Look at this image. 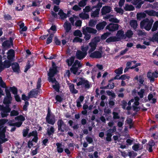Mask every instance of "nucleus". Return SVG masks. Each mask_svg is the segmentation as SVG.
<instances>
[{"mask_svg": "<svg viewBox=\"0 0 158 158\" xmlns=\"http://www.w3.org/2000/svg\"><path fill=\"white\" fill-rule=\"evenodd\" d=\"M154 22V20L152 19H150L147 18L144 19L140 23V28L149 31L151 29Z\"/></svg>", "mask_w": 158, "mask_h": 158, "instance_id": "obj_1", "label": "nucleus"}, {"mask_svg": "<svg viewBox=\"0 0 158 158\" xmlns=\"http://www.w3.org/2000/svg\"><path fill=\"white\" fill-rule=\"evenodd\" d=\"M57 68L55 63L52 61V67L50 68L49 72L48 73V81L49 82L54 79L53 77L58 72Z\"/></svg>", "mask_w": 158, "mask_h": 158, "instance_id": "obj_2", "label": "nucleus"}, {"mask_svg": "<svg viewBox=\"0 0 158 158\" xmlns=\"http://www.w3.org/2000/svg\"><path fill=\"white\" fill-rule=\"evenodd\" d=\"M6 130L5 128L0 127V154L3 152L1 144L7 141L8 139L6 138L5 132Z\"/></svg>", "mask_w": 158, "mask_h": 158, "instance_id": "obj_3", "label": "nucleus"}, {"mask_svg": "<svg viewBox=\"0 0 158 158\" xmlns=\"http://www.w3.org/2000/svg\"><path fill=\"white\" fill-rule=\"evenodd\" d=\"M46 122L48 124L53 125L55 123V115L52 113L49 107L48 108L47 114L45 118Z\"/></svg>", "mask_w": 158, "mask_h": 158, "instance_id": "obj_4", "label": "nucleus"}, {"mask_svg": "<svg viewBox=\"0 0 158 158\" xmlns=\"http://www.w3.org/2000/svg\"><path fill=\"white\" fill-rule=\"evenodd\" d=\"M58 129L59 131L63 132L67 131L69 129V127L64 123L62 119H59L57 122Z\"/></svg>", "mask_w": 158, "mask_h": 158, "instance_id": "obj_5", "label": "nucleus"}, {"mask_svg": "<svg viewBox=\"0 0 158 158\" xmlns=\"http://www.w3.org/2000/svg\"><path fill=\"white\" fill-rule=\"evenodd\" d=\"M75 59V57L74 56H72L69 58L67 59L65 61L67 63V64L69 66H71L73 64V66H76L77 65L78 67L79 68H80L82 67V65L81 64L80 61L78 60H76L74 63V60Z\"/></svg>", "mask_w": 158, "mask_h": 158, "instance_id": "obj_6", "label": "nucleus"}, {"mask_svg": "<svg viewBox=\"0 0 158 158\" xmlns=\"http://www.w3.org/2000/svg\"><path fill=\"white\" fill-rule=\"evenodd\" d=\"M11 109L9 106H4L0 104V114L2 118L7 117L11 111Z\"/></svg>", "mask_w": 158, "mask_h": 158, "instance_id": "obj_7", "label": "nucleus"}, {"mask_svg": "<svg viewBox=\"0 0 158 158\" xmlns=\"http://www.w3.org/2000/svg\"><path fill=\"white\" fill-rule=\"evenodd\" d=\"M15 38L10 37L8 40H6L2 42V46L5 49H8L14 46L13 40Z\"/></svg>", "mask_w": 158, "mask_h": 158, "instance_id": "obj_8", "label": "nucleus"}, {"mask_svg": "<svg viewBox=\"0 0 158 158\" xmlns=\"http://www.w3.org/2000/svg\"><path fill=\"white\" fill-rule=\"evenodd\" d=\"M80 79V81L77 84V86L82 85L85 89H87L90 88L89 82L87 80L83 78H81Z\"/></svg>", "mask_w": 158, "mask_h": 158, "instance_id": "obj_9", "label": "nucleus"}, {"mask_svg": "<svg viewBox=\"0 0 158 158\" xmlns=\"http://www.w3.org/2000/svg\"><path fill=\"white\" fill-rule=\"evenodd\" d=\"M101 4H98V5L93 6V8H96V10L91 13V16L92 17H96L98 16L99 14V11L102 7Z\"/></svg>", "mask_w": 158, "mask_h": 158, "instance_id": "obj_10", "label": "nucleus"}, {"mask_svg": "<svg viewBox=\"0 0 158 158\" xmlns=\"http://www.w3.org/2000/svg\"><path fill=\"white\" fill-rule=\"evenodd\" d=\"M119 25L117 24L110 23L106 27V29L110 32H114L118 30L119 28Z\"/></svg>", "mask_w": 158, "mask_h": 158, "instance_id": "obj_11", "label": "nucleus"}, {"mask_svg": "<svg viewBox=\"0 0 158 158\" xmlns=\"http://www.w3.org/2000/svg\"><path fill=\"white\" fill-rule=\"evenodd\" d=\"M147 77L150 80L151 82H153L155 81L154 78L158 77V73L156 71L152 73L148 72L147 73Z\"/></svg>", "mask_w": 158, "mask_h": 158, "instance_id": "obj_12", "label": "nucleus"}, {"mask_svg": "<svg viewBox=\"0 0 158 158\" xmlns=\"http://www.w3.org/2000/svg\"><path fill=\"white\" fill-rule=\"evenodd\" d=\"M51 82L53 83H55L54 85H52V87L57 92H59L60 86L59 83L58 82L55 78H54V79L52 81H50Z\"/></svg>", "mask_w": 158, "mask_h": 158, "instance_id": "obj_13", "label": "nucleus"}, {"mask_svg": "<svg viewBox=\"0 0 158 158\" xmlns=\"http://www.w3.org/2000/svg\"><path fill=\"white\" fill-rule=\"evenodd\" d=\"M102 51L100 52L98 51H95L91 53L89 55V57L92 58H100L102 57Z\"/></svg>", "mask_w": 158, "mask_h": 158, "instance_id": "obj_14", "label": "nucleus"}, {"mask_svg": "<svg viewBox=\"0 0 158 158\" xmlns=\"http://www.w3.org/2000/svg\"><path fill=\"white\" fill-rule=\"evenodd\" d=\"M86 54L83 53L80 50H77L76 53V57L77 59L81 60L83 59L86 56Z\"/></svg>", "mask_w": 158, "mask_h": 158, "instance_id": "obj_15", "label": "nucleus"}, {"mask_svg": "<svg viewBox=\"0 0 158 158\" xmlns=\"http://www.w3.org/2000/svg\"><path fill=\"white\" fill-rule=\"evenodd\" d=\"M112 8L108 6H103L101 9V13L102 15H104L109 13L111 11Z\"/></svg>", "mask_w": 158, "mask_h": 158, "instance_id": "obj_16", "label": "nucleus"}, {"mask_svg": "<svg viewBox=\"0 0 158 158\" xmlns=\"http://www.w3.org/2000/svg\"><path fill=\"white\" fill-rule=\"evenodd\" d=\"M106 24L107 23L103 21L98 24L96 26V28L98 31L103 30Z\"/></svg>", "mask_w": 158, "mask_h": 158, "instance_id": "obj_17", "label": "nucleus"}, {"mask_svg": "<svg viewBox=\"0 0 158 158\" xmlns=\"http://www.w3.org/2000/svg\"><path fill=\"white\" fill-rule=\"evenodd\" d=\"M12 68L15 72L19 73L20 68L19 64L17 62L14 63L12 64Z\"/></svg>", "mask_w": 158, "mask_h": 158, "instance_id": "obj_18", "label": "nucleus"}, {"mask_svg": "<svg viewBox=\"0 0 158 158\" xmlns=\"http://www.w3.org/2000/svg\"><path fill=\"white\" fill-rule=\"evenodd\" d=\"M38 90L36 89H32L28 93L29 94L31 98H36L39 93Z\"/></svg>", "mask_w": 158, "mask_h": 158, "instance_id": "obj_19", "label": "nucleus"}, {"mask_svg": "<svg viewBox=\"0 0 158 158\" xmlns=\"http://www.w3.org/2000/svg\"><path fill=\"white\" fill-rule=\"evenodd\" d=\"M124 32L122 30H118L116 34L117 38H118V40H120V39L121 38H125V35L124 34Z\"/></svg>", "mask_w": 158, "mask_h": 158, "instance_id": "obj_20", "label": "nucleus"}, {"mask_svg": "<svg viewBox=\"0 0 158 158\" xmlns=\"http://www.w3.org/2000/svg\"><path fill=\"white\" fill-rule=\"evenodd\" d=\"M130 25L131 28H132L134 30H135L137 27L138 26L137 22L135 20H131L130 21Z\"/></svg>", "mask_w": 158, "mask_h": 158, "instance_id": "obj_21", "label": "nucleus"}, {"mask_svg": "<svg viewBox=\"0 0 158 158\" xmlns=\"http://www.w3.org/2000/svg\"><path fill=\"white\" fill-rule=\"evenodd\" d=\"M64 27L66 31V32L68 33L71 30L72 26L70 23L66 22L64 23Z\"/></svg>", "mask_w": 158, "mask_h": 158, "instance_id": "obj_22", "label": "nucleus"}, {"mask_svg": "<svg viewBox=\"0 0 158 158\" xmlns=\"http://www.w3.org/2000/svg\"><path fill=\"white\" fill-rule=\"evenodd\" d=\"M89 45L90 47V48L89 51V53L94 51L96 48L97 44L92 41L89 44Z\"/></svg>", "mask_w": 158, "mask_h": 158, "instance_id": "obj_23", "label": "nucleus"}, {"mask_svg": "<svg viewBox=\"0 0 158 158\" xmlns=\"http://www.w3.org/2000/svg\"><path fill=\"white\" fill-rule=\"evenodd\" d=\"M118 41H119V40H118V38H117L116 37L114 36L110 37L107 39L106 41V42L108 43Z\"/></svg>", "mask_w": 158, "mask_h": 158, "instance_id": "obj_24", "label": "nucleus"}, {"mask_svg": "<svg viewBox=\"0 0 158 158\" xmlns=\"http://www.w3.org/2000/svg\"><path fill=\"white\" fill-rule=\"evenodd\" d=\"M56 145L57 146V150L58 153H62L63 151V148L62 147V144L60 143L57 142L56 143Z\"/></svg>", "mask_w": 158, "mask_h": 158, "instance_id": "obj_25", "label": "nucleus"}, {"mask_svg": "<svg viewBox=\"0 0 158 158\" xmlns=\"http://www.w3.org/2000/svg\"><path fill=\"white\" fill-rule=\"evenodd\" d=\"M146 16V14L144 12L137 13L136 15L137 19L138 20H141L142 19L145 18Z\"/></svg>", "mask_w": 158, "mask_h": 158, "instance_id": "obj_26", "label": "nucleus"}, {"mask_svg": "<svg viewBox=\"0 0 158 158\" xmlns=\"http://www.w3.org/2000/svg\"><path fill=\"white\" fill-rule=\"evenodd\" d=\"M85 30L87 32L89 33L95 34L97 32V30L95 29L89 27H86Z\"/></svg>", "mask_w": 158, "mask_h": 158, "instance_id": "obj_27", "label": "nucleus"}, {"mask_svg": "<svg viewBox=\"0 0 158 158\" xmlns=\"http://www.w3.org/2000/svg\"><path fill=\"white\" fill-rule=\"evenodd\" d=\"M124 9L126 11H133L135 10L134 6L131 5L125 4Z\"/></svg>", "mask_w": 158, "mask_h": 158, "instance_id": "obj_28", "label": "nucleus"}, {"mask_svg": "<svg viewBox=\"0 0 158 158\" xmlns=\"http://www.w3.org/2000/svg\"><path fill=\"white\" fill-rule=\"evenodd\" d=\"M145 11L146 13L149 16H156L157 12L153 10H146Z\"/></svg>", "mask_w": 158, "mask_h": 158, "instance_id": "obj_29", "label": "nucleus"}, {"mask_svg": "<svg viewBox=\"0 0 158 158\" xmlns=\"http://www.w3.org/2000/svg\"><path fill=\"white\" fill-rule=\"evenodd\" d=\"M15 120L18 121L19 122H22V123L25 120V117L22 115L17 116L15 118Z\"/></svg>", "mask_w": 158, "mask_h": 158, "instance_id": "obj_30", "label": "nucleus"}, {"mask_svg": "<svg viewBox=\"0 0 158 158\" xmlns=\"http://www.w3.org/2000/svg\"><path fill=\"white\" fill-rule=\"evenodd\" d=\"M11 100L12 98H5L3 101V103L6 105V106H9V104L11 103Z\"/></svg>", "mask_w": 158, "mask_h": 158, "instance_id": "obj_31", "label": "nucleus"}, {"mask_svg": "<svg viewBox=\"0 0 158 158\" xmlns=\"http://www.w3.org/2000/svg\"><path fill=\"white\" fill-rule=\"evenodd\" d=\"M11 62L8 60H5L3 64V67L5 68H9L12 65Z\"/></svg>", "mask_w": 158, "mask_h": 158, "instance_id": "obj_32", "label": "nucleus"}, {"mask_svg": "<svg viewBox=\"0 0 158 158\" xmlns=\"http://www.w3.org/2000/svg\"><path fill=\"white\" fill-rule=\"evenodd\" d=\"M79 16L83 19H85L89 18V15L86 13H81L79 14Z\"/></svg>", "mask_w": 158, "mask_h": 158, "instance_id": "obj_33", "label": "nucleus"}, {"mask_svg": "<svg viewBox=\"0 0 158 158\" xmlns=\"http://www.w3.org/2000/svg\"><path fill=\"white\" fill-rule=\"evenodd\" d=\"M79 68L77 67H76L72 65V67L70 69V70L71 72L73 74H76Z\"/></svg>", "mask_w": 158, "mask_h": 158, "instance_id": "obj_34", "label": "nucleus"}, {"mask_svg": "<svg viewBox=\"0 0 158 158\" xmlns=\"http://www.w3.org/2000/svg\"><path fill=\"white\" fill-rule=\"evenodd\" d=\"M54 36V34L53 33H51L49 36L48 38L47 39L46 44H48L51 43L52 40V38Z\"/></svg>", "mask_w": 158, "mask_h": 158, "instance_id": "obj_35", "label": "nucleus"}, {"mask_svg": "<svg viewBox=\"0 0 158 158\" xmlns=\"http://www.w3.org/2000/svg\"><path fill=\"white\" fill-rule=\"evenodd\" d=\"M112 85L111 86H110V84L109 83L108 85L106 86H101L100 87L101 89H113L114 88V82H112Z\"/></svg>", "mask_w": 158, "mask_h": 158, "instance_id": "obj_36", "label": "nucleus"}, {"mask_svg": "<svg viewBox=\"0 0 158 158\" xmlns=\"http://www.w3.org/2000/svg\"><path fill=\"white\" fill-rule=\"evenodd\" d=\"M54 129L53 127H51L49 129H48L47 131V134L49 136L51 135H53L54 132Z\"/></svg>", "mask_w": 158, "mask_h": 158, "instance_id": "obj_37", "label": "nucleus"}, {"mask_svg": "<svg viewBox=\"0 0 158 158\" xmlns=\"http://www.w3.org/2000/svg\"><path fill=\"white\" fill-rule=\"evenodd\" d=\"M10 90L14 95H16L17 94V88L14 86L10 87Z\"/></svg>", "mask_w": 158, "mask_h": 158, "instance_id": "obj_38", "label": "nucleus"}, {"mask_svg": "<svg viewBox=\"0 0 158 158\" xmlns=\"http://www.w3.org/2000/svg\"><path fill=\"white\" fill-rule=\"evenodd\" d=\"M133 34V33L132 31L130 30H128L126 33V36L128 38H130L132 37Z\"/></svg>", "mask_w": 158, "mask_h": 158, "instance_id": "obj_39", "label": "nucleus"}, {"mask_svg": "<svg viewBox=\"0 0 158 158\" xmlns=\"http://www.w3.org/2000/svg\"><path fill=\"white\" fill-rule=\"evenodd\" d=\"M31 97L30 96L29 94H28V96H26L25 94H23L22 95V99L24 100L25 102L26 101H28L29 99L31 98Z\"/></svg>", "mask_w": 158, "mask_h": 158, "instance_id": "obj_40", "label": "nucleus"}, {"mask_svg": "<svg viewBox=\"0 0 158 158\" xmlns=\"http://www.w3.org/2000/svg\"><path fill=\"white\" fill-rule=\"evenodd\" d=\"M73 35L75 36H78L80 37L82 36V34L81 31L78 30H76L74 31Z\"/></svg>", "mask_w": 158, "mask_h": 158, "instance_id": "obj_41", "label": "nucleus"}, {"mask_svg": "<svg viewBox=\"0 0 158 158\" xmlns=\"http://www.w3.org/2000/svg\"><path fill=\"white\" fill-rule=\"evenodd\" d=\"M137 153L133 151L129 152L128 155L130 158H134L137 155Z\"/></svg>", "mask_w": 158, "mask_h": 158, "instance_id": "obj_42", "label": "nucleus"}, {"mask_svg": "<svg viewBox=\"0 0 158 158\" xmlns=\"http://www.w3.org/2000/svg\"><path fill=\"white\" fill-rule=\"evenodd\" d=\"M110 34L109 32H106L104 33L101 36V39L103 40L106 39Z\"/></svg>", "mask_w": 158, "mask_h": 158, "instance_id": "obj_43", "label": "nucleus"}, {"mask_svg": "<svg viewBox=\"0 0 158 158\" xmlns=\"http://www.w3.org/2000/svg\"><path fill=\"white\" fill-rule=\"evenodd\" d=\"M83 34L85 35L84 38L86 41L89 40L91 37V35L90 34H88L86 33V31L84 29L83 31Z\"/></svg>", "mask_w": 158, "mask_h": 158, "instance_id": "obj_44", "label": "nucleus"}, {"mask_svg": "<svg viewBox=\"0 0 158 158\" xmlns=\"http://www.w3.org/2000/svg\"><path fill=\"white\" fill-rule=\"evenodd\" d=\"M158 27V21H156L153 25L152 29V31L153 32L156 31Z\"/></svg>", "mask_w": 158, "mask_h": 158, "instance_id": "obj_45", "label": "nucleus"}, {"mask_svg": "<svg viewBox=\"0 0 158 158\" xmlns=\"http://www.w3.org/2000/svg\"><path fill=\"white\" fill-rule=\"evenodd\" d=\"M113 115V118L114 120L119 119L120 117L118 113L117 112H112Z\"/></svg>", "mask_w": 158, "mask_h": 158, "instance_id": "obj_46", "label": "nucleus"}, {"mask_svg": "<svg viewBox=\"0 0 158 158\" xmlns=\"http://www.w3.org/2000/svg\"><path fill=\"white\" fill-rule=\"evenodd\" d=\"M55 100L59 102H61L63 100L62 96L59 95H57L55 97Z\"/></svg>", "mask_w": 158, "mask_h": 158, "instance_id": "obj_47", "label": "nucleus"}, {"mask_svg": "<svg viewBox=\"0 0 158 158\" xmlns=\"http://www.w3.org/2000/svg\"><path fill=\"white\" fill-rule=\"evenodd\" d=\"M10 116H17L19 114V112L17 110H13L11 111H10Z\"/></svg>", "mask_w": 158, "mask_h": 158, "instance_id": "obj_48", "label": "nucleus"}, {"mask_svg": "<svg viewBox=\"0 0 158 158\" xmlns=\"http://www.w3.org/2000/svg\"><path fill=\"white\" fill-rule=\"evenodd\" d=\"M29 130V128L26 129H24L23 131V137H26L28 136V132Z\"/></svg>", "mask_w": 158, "mask_h": 158, "instance_id": "obj_49", "label": "nucleus"}, {"mask_svg": "<svg viewBox=\"0 0 158 158\" xmlns=\"http://www.w3.org/2000/svg\"><path fill=\"white\" fill-rule=\"evenodd\" d=\"M151 40L153 42L154 41L158 42V31L153 35Z\"/></svg>", "mask_w": 158, "mask_h": 158, "instance_id": "obj_50", "label": "nucleus"}, {"mask_svg": "<svg viewBox=\"0 0 158 158\" xmlns=\"http://www.w3.org/2000/svg\"><path fill=\"white\" fill-rule=\"evenodd\" d=\"M116 131V126H114L112 129H110L107 131V133H110L112 134L114 132Z\"/></svg>", "mask_w": 158, "mask_h": 158, "instance_id": "obj_51", "label": "nucleus"}, {"mask_svg": "<svg viewBox=\"0 0 158 158\" xmlns=\"http://www.w3.org/2000/svg\"><path fill=\"white\" fill-rule=\"evenodd\" d=\"M145 92V89H141L139 92H138V94L141 98L143 97V94Z\"/></svg>", "mask_w": 158, "mask_h": 158, "instance_id": "obj_52", "label": "nucleus"}, {"mask_svg": "<svg viewBox=\"0 0 158 158\" xmlns=\"http://www.w3.org/2000/svg\"><path fill=\"white\" fill-rule=\"evenodd\" d=\"M100 39L99 36H96L94 37L91 40V41L97 44V43L100 41Z\"/></svg>", "mask_w": 158, "mask_h": 158, "instance_id": "obj_53", "label": "nucleus"}, {"mask_svg": "<svg viewBox=\"0 0 158 158\" xmlns=\"http://www.w3.org/2000/svg\"><path fill=\"white\" fill-rule=\"evenodd\" d=\"M106 136V140L108 142L111 141V137L112 136V134H111L110 133H107Z\"/></svg>", "mask_w": 158, "mask_h": 158, "instance_id": "obj_54", "label": "nucleus"}, {"mask_svg": "<svg viewBox=\"0 0 158 158\" xmlns=\"http://www.w3.org/2000/svg\"><path fill=\"white\" fill-rule=\"evenodd\" d=\"M54 41L57 45H60L61 44V41L58 39L57 36H55Z\"/></svg>", "mask_w": 158, "mask_h": 158, "instance_id": "obj_55", "label": "nucleus"}, {"mask_svg": "<svg viewBox=\"0 0 158 158\" xmlns=\"http://www.w3.org/2000/svg\"><path fill=\"white\" fill-rule=\"evenodd\" d=\"M123 69L122 67H120L118 69H116L114 72L117 74L120 75L123 73Z\"/></svg>", "mask_w": 158, "mask_h": 158, "instance_id": "obj_56", "label": "nucleus"}, {"mask_svg": "<svg viewBox=\"0 0 158 158\" xmlns=\"http://www.w3.org/2000/svg\"><path fill=\"white\" fill-rule=\"evenodd\" d=\"M38 135L37 132L36 131H33L32 132H30L28 135V137L29 138L31 136H35Z\"/></svg>", "mask_w": 158, "mask_h": 158, "instance_id": "obj_57", "label": "nucleus"}, {"mask_svg": "<svg viewBox=\"0 0 158 158\" xmlns=\"http://www.w3.org/2000/svg\"><path fill=\"white\" fill-rule=\"evenodd\" d=\"M96 21L94 20H91L89 22V25L91 27H94L96 24Z\"/></svg>", "mask_w": 158, "mask_h": 158, "instance_id": "obj_58", "label": "nucleus"}, {"mask_svg": "<svg viewBox=\"0 0 158 158\" xmlns=\"http://www.w3.org/2000/svg\"><path fill=\"white\" fill-rule=\"evenodd\" d=\"M139 143L135 144L132 147V149L135 151H137L139 150Z\"/></svg>", "mask_w": 158, "mask_h": 158, "instance_id": "obj_59", "label": "nucleus"}, {"mask_svg": "<svg viewBox=\"0 0 158 158\" xmlns=\"http://www.w3.org/2000/svg\"><path fill=\"white\" fill-rule=\"evenodd\" d=\"M82 41V39L78 37H75L73 40V42H78L81 43Z\"/></svg>", "mask_w": 158, "mask_h": 158, "instance_id": "obj_60", "label": "nucleus"}, {"mask_svg": "<svg viewBox=\"0 0 158 158\" xmlns=\"http://www.w3.org/2000/svg\"><path fill=\"white\" fill-rule=\"evenodd\" d=\"M121 105L122 106V108L123 109H125L126 108V106L127 105V103L125 100H123L121 102Z\"/></svg>", "mask_w": 158, "mask_h": 158, "instance_id": "obj_61", "label": "nucleus"}, {"mask_svg": "<svg viewBox=\"0 0 158 158\" xmlns=\"http://www.w3.org/2000/svg\"><path fill=\"white\" fill-rule=\"evenodd\" d=\"M31 66L30 64V61L28 60L27 63V65L25 67L24 72L25 73H26L28 70L31 68Z\"/></svg>", "mask_w": 158, "mask_h": 158, "instance_id": "obj_62", "label": "nucleus"}, {"mask_svg": "<svg viewBox=\"0 0 158 158\" xmlns=\"http://www.w3.org/2000/svg\"><path fill=\"white\" fill-rule=\"evenodd\" d=\"M79 6L80 7H84L86 5V0H82L80 1L78 3Z\"/></svg>", "mask_w": 158, "mask_h": 158, "instance_id": "obj_63", "label": "nucleus"}, {"mask_svg": "<svg viewBox=\"0 0 158 158\" xmlns=\"http://www.w3.org/2000/svg\"><path fill=\"white\" fill-rule=\"evenodd\" d=\"M109 21L110 22L115 23H118L119 22V20L115 18H111L109 19Z\"/></svg>", "mask_w": 158, "mask_h": 158, "instance_id": "obj_64", "label": "nucleus"}]
</instances>
